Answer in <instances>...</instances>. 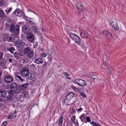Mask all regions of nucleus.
I'll list each match as a JSON object with an SVG mask.
<instances>
[{
    "label": "nucleus",
    "mask_w": 126,
    "mask_h": 126,
    "mask_svg": "<svg viewBox=\"0 0 126 126\" xmlns=\"http://www.w3.org/2000/svg\"><path fill=\"white\" fill-rule=\"evenodd\" d=\"M69 34L70 37L72 39L74 40L75 42H76L78 45L81 46H83L84 44L82 43V44L81 43V40L80 38L78 35L76 34L73 33H70L68 32H67Z\"/></svg>",
    "instance_id": "1"
},
{
    "label": "nucleus",
    "mask_w": 126,
    "mask_h": 126,
    "mask_svg": "<svg viewBox=\"0 0 126 126\" xmlns=\"http://www.w3.org/2000/svg\"><path fill=\"white\" fill-rule=\"evenodd\" d=\"M19 25H16L15 26L14 24L12 23L10 27V31L11 32H13L14 35H16L19 33Z\"/></svg>",
    "instance_id": "2"
},
{
    "label": "nucleus",
    "mask_w": 126,
    "mask_h": 126,
    "mask_svg": "<svg viewBox=\"0 0 126 126\" xmlns=\"http://www.w3.org/2000/svg\"><path fill=\"white\" fill-rule=\"evenodd\" d=\"M19 84L15 82H13L11 83L10 89L13 90L15 94H18L19 93Z\"/></svg>",
    "instance_id": "3"
},
{
    "label": "nucleus",
    "mask_w": 126,
    "mask_h": 126,
    "mask_svg": "<svg viewBox=\"0 0 126 126\" xmlns=\"http://www.w3.org/2000/svg\"><path fill=\"white\" fill-rule=\"evenodd\" d=\"M73 83L77 84L81 86H83L87 85V84L86 81L83 79H76L72 80Z\"/></svg>",
    "instance_id": "4"
},
{
    "label": "nucleus",
    "mask_w": 126,
    "mask_h": 126,
    "mask_svg": "<svg viewBox=\"0 0 126 126\" xmlns=\"http://www.w3.org/2000/svg\"><path fill=\"white\" fill-rule=\"evenodd\" d=\"M24 54H27V56L30 58H32L34 54V52L29 47H27L24 48Z\"/></svg>",
    "instance_id": "5"
},
{
    "label": "nucleus",
    "mask_w": 126,
    "mask_h": 126,
    "mask_svg": "<svg viewBox=\"0 0 126 126\" xmlns=\"http://www.w3.org/2000/svg\"><path fill=\"white\" fill-rule=\"evenodd\" d=\"M76 7L79 12V14L82 15L83 14L82 11L84 10L83 6L81 5V3L80 2H79L77 3Z\"/></svg>",
    "instance_id": "6"
},
{
    "label": "nucleus",
    "mask_w": 126,
    "mask_h": 126,
    "mask_svg": "<svg viewBox=\"0 0 126 126\" xmlns=\"http://www.w3.org/2000/svg\"><path fill=\"white\" fill-rule=\"evenodd\" d=\"M14 44L16 47L21 48L25 45V44L23 41L18 40L16 41Z\"/></svg>",
    "instance_id": "7"
},
{
    "label": "nucleus",
    "mask_w": 126,
    "mask_h": 126,
    "mask_svg": "<svg viewBox=\"0 0 126 126\" xmlns=\"http://www.w3.org/2000/svg\"><path fill=\"white\" fill-rule=\"evenodd\" d=\"M103 34L104 37H106L108 41H110L112 38V36L111 34L108 31L105 30L103 32Z\"/></svg>",
    "instance_id": "8"
},
{
    "label": "nucleus",
    "mask_w": 126,
    "mask_h": 126,
    "mask_svg": "<svg viewBox=\"0 0 126 126\" xmlns=\"http://www.w3.org/2000/svg\"><path fill=\"white\" fill-rule=\"evenodd\" d=\"M4 80L6 83H10L13 81V77L10 74L5 75Z\"/></svg>",
    "instance_id": "9"
},
{
    "label": "nucleus",
    "mask_w": 126,
    "mask_h": 126,
    "mask_svg": "<svg viewBox=\"0 0 126 126\" xmlns=\"http://www.w3.org/2000/svg\"><path fill=\"white\" fill-rule=\"evenodd\" d=\"M6 91L8 94L6 97L7 100V101H10L11 100L15 92L11 89L8 90Z\"/></svg>",
    "instance_id": "10"
},
{
    "label": "nucleus",
    "mask_w": 126,
    "mask_h": 126,
    "mask_svg": "<svg viewBox=\"0 0 126 126\" xmlns=\"http://www.w3.org/2000/svg\"><path fill=\"white\" fill-rule=\"evenodd\" d=\"M29 84L28 83H26L22 85H19V93L20 92L23 93L25 92L26 89L28 87Z\"/></svg>",
    "instance_id": "11"
},
{
    "label": "nucleus",
    "mask_w": 126,
    "mask_h": 126,
    "mask_svg": "<svg viewBox=\"0 0 126 126\" xmlns=\"http://www.w3.org/2000/svg\"><path fill=\"white\" fill-rule=\"evenodd\" d=\"M29 73V69L27 67H24L21 72V74L23 77L27 76Z\"/></svg>",
    "instance_id": "12"
},
{
    "label": "nucleus",
    "mask_w": 126,
    "mask_h": 126,
    "mask_svg": "<svg viewBox=\"0 0 126 126\" xmlns=\"http://www.w3.org/2000/svg\"><path fill=\"white\" fill-rule=\"evenodd\" d=\"M23 12L20 9L17 8L13 13L12 15L14 16H21L23 15Z\"/></svg>",
    "instance_id": "13"
},
{
    "label": "nucleus",
    "mask_w": 126,
    "mask_h": 126,
    "mask_svg": "<svg viewBox=\"0 0 126 126\" xmlns=\"http://www.w3.org/2000/svg\"><path fill=\"white\" fill-rule=\"evenodd\" d=\"M30 27L28 25H25L22 28V31L25 34H28L30 32Z\"/></svg>",
    "instance_id": "14"
},
{
    "label": "nucleus",
    "mask_w": 126,
    "mask_h": 126,
    "mask_svg": "<svg viewBox=\"0 0 126 126\" xmlns=\"http://www.w3.org/2000/svg\"><path fill=\"white\" fill-rule=\"evenodd\" d=\"M75 95V93L72 92H70V93L68 94L67 95L66 98L64 100V103L66 102L67 100V101H69L71 98H72Z\"/></svg>",
    "instance_id": "15"
},
{
    "label": "nucleus",
    "mask_w": 126,
    "mask_h": 126,
    "mask_svg": "<svg viewBox=\"0 0 126 126\" xmlns=\"http://www.w3.org/2000/svg\"><path fill=\"white\" fill-rule=\"evenodd\" d=\"M27 34V38L29 41L32 42L34 40V36L32 33L30 32Z\"/></svg>",
    "instance_id": "16"
},
{
    "label": "nucleus",
    "mask_w": 126,
    "mask_h": 126,
    "mask_svg": "<svg viewBox=\"0 0 126 126\" xmlns=\"http://www.w3.org/2000/svg\"><path fill=\"white\" fill-rule=\"evenodd\" d=\"M80 35L82 38H87L88 34L87 32L85 30H81L80 31Z\"/></svg>",
    "instance_id": "17"
},
{
    "label": "nucleus",
    "mask_w": 126,
    "mask_h": 126,
    "mask_svg": "<svg viewBox=\"0 0 126 126\" xmlns=\"http://www.w3.org/2000/svg\"><path fill=\"white\" fill-rule=\"evenodd\" d=\"M110 24L111 25L112 28L115 31H117L118 30L119 27L117 22L114 23L112 21Z\"/></svg>",
    "instance_id": "18"
},
{
    "label": "nucleus",
    "mask_w": 126,
    "mask_h": 126,
    "mask_svg": "<svg viewBox=\"0 0 126 126\" xmlns=\"http://www.w3.org/2000/svg\"><path fill=\"white\" fill-rule=\"evenodd\" d=\"M34 62L37 64H42L43 62V59L41 58H37L35 59Z\"/></svg>",
    "instance_id": "19"
},
{
    "label": "nucleus",
    "mask_w": 126,
    "mask_h": 126,
    "mask_svg": "<svg viewBox=\"0 0 126 126\" xmlns=\"http://www.w3.org/2000/svg\"><path fill=\"white\" fill-rule=\"evenodd\" d=\"M86 115L84 114H83L81 115L79 117V118L82 122H84L85 123H87L86 121Z\"/></svg>",
    "instance_id": "20"
},
{
    "label": "nucleus",
    "mask_w": 126,
    "mask_h": 126,
    "mask_svg": "<svg viewBox=\"0 0 126 126\" xmlns=\"http://www.w3.org/2000/svg\"><path fill=\"white\" fill-rule=\"evenodd\" d=\"M30 32H39L38 28L36 26L30 27Z\"/></svg>",
    "instance_id": "21"
},
{
    "label": "nucleus",
    "mask_w": 126,
    "mask_h": 126,
    "mask_svg": "<svg viewBox=\"0 0 126 126\" xmlns=\"http://www.w3.org/2000/svg\"><path fill=\"white\" fill-rule=\"evenodd\" d=\"M6 93L4 90L0 89V97H5L6 95Z\"/></svg>",
    "instance_id": "22"
},
{
    "label": "nucleus",
    "mask_w": 126,
    "mask_h": 126,
    "mask_svg": "<svg viewBox=\"0 0 126 126\" xmlns=\"http://www.w3.org/2000/svg\"><path fill=\"white\" fill-rule=\"evenodd\" d=\"M15 35L14 34H12L11 35V36L9 37H7V39L8 41L9 42H12L15 39Z\"/></svg>",
    "instance_id": "23"
},
{
    "label": "nucleus",
    "mask_w": 126,
    "mask_h": 126,
    "mask_svg": "<svg viewBox=\"0 0 126 126\" xmlns=\"http://www.w3.org/2000/svg\"><path fill=\"white\" fill-rule=\"evenodd\" d=\"M8 118L9 119H12L16 116V112L14 113L11 112L9 115Z\"/></svg>",
    "instance_id": "24"
},
{
    "label": "nucleus",
    "mask_w": 126,
    "mask_h": 126,
    "mask_svg": "<svg viewBox=\"0 0 126 126\" xmlns=\"http://www.w3.org/2000/svg\"><path fill=\"white\" fill-rule=\"evenodd\" d=\"M35 74L34 72L31 73L30 75L27 78L28 79L32 80L35 77Z\"/></svg>",
    "instance_id": "25"
},
{
    "label": "nucleus",
    "mask_w": 126,
    "mask_h": 126,
    "mask_svg": "<svg viewBox=\"0 0 126 126\" xmlns=\"http://www.w3.org/2000/svg\"><path fill=\"white\" fill-rule=\"evenodd\" d=\"M90 78L92 81H94L95 79H97V76L96 75H91L90 76Z\"/></svg>",
    "instance_id": "26"
},
{
    "label": "nucleus",
    "mask_w": 126,
    "mask_h": 126,
    "mask_svg": "<svg viewBox=\"0 0 126 126\" xmlns=\"http://www.w3.org/2000/svg\"><path fill=\"white\" fill-rule=\"evenodd\" d=\"M7 49L11 53L13 54L14 51L15 50V48L13 47H8Z\"/></svg>",
    "instance_id": "27"
},
{
    "label": "nucleus",
    "mask_w": 126,
    "mask_h": 126,
    "mask_svg": "<svg viewBox=\"0 0 126 126\" xmlns=\"http://www.w3.org/2000/svg\"><path fill=\"white\" fill-rule=\"evenodd\" d=\"M4 12L2 9H0V18L2 19L4 17Z\"/></svg>",
    "instance_id": "28"
},
{
    "label": "nucleus",
    "mask_w": 126,
    "mask_h": 126,
    "mask_svg": "<svg viewBox=\"0 0 126 126\" xmlns=\"http://www.w3.org/2000/svg\"><path fill=\"white\" fill-rule=\"evenodd\" d=\"M63 117L62 116L60 117L59 121V125L61 126L63 121Z\"/></svg>",
    "instance_id": "29"
},
{
    "label": "nucleus",
    "mask_w": 126,
    "mask_h": 126,
    "mask_svg": "<svg viewBox=\"0 0 126 126\" xmlns=\"http://www.w3.org/2000/svg\"><path fill=\"white\" fill-rule=\"evenodd\" d=\"M19 55V53L17 52H16L14 53V56L16 58L18 59Z\"/></svg>",
    "instance_id": "30"
},
{
    "label": "nucleus",
    "mask_w": 126,
    "mask_h": 126,
    "mask_svg": "<svg viewBox=\"0 0 126 126\" xmlns=\"http://www.w3.org/2000/svg\"><path fill=\"white\" fill-rule=\"evenodd\" d=\"M71 88L74 90V91L75 92H77V91L79 92V90L74 85L71 86Z\"/></svg>",
    "instance_id": "31"
},
{
    "label": "nucleus",
    "mask_w": 126,
    "mask_h": 126,
    "mask_svg": "<svg viewBox=\"0 0 126 126\" xmlns=\"http://www.w3.org/2000/svg\"><path fill=\"white\" fill-rule=\"evenodd\" d=\"M12 7L8 8L6 10H5V11L6 12L7 14H8L9 13L11 12L12 10Z\"/></svg>",
    "instance_id": "32"
},
{
    "label": "nucleus",
    "mask_w": 126,
    "mask_h": 126,
    "mask_svg": "<svg viewBox=\"0 0 126 126\" xmlns=\"http://www.w3.org/2000/svg\"><path fill=\"white\" fill-rule=\"evenodd\" d=\"M15 78L16 79H17V78H18V79H19L21 81H24V80L20 76H19L18 75H17L15 77Z\"/></svg>",
    "instance_id": "33"
},
{
    "label": "nucleus",
    "mask_w": 126,
    "mask_h": 126,
    "mask_svg": "<svg viewBox=\"0 0 126 126\" xmlns=\"http://www.w3.org/2000/svg\"><path fill=\"white\" fill-rule=\"evenodd\" d=\"M48 58L49 61L50 62H52L53 58L50 55H49Z\"/></svg>",
    "instance_id": "34"
},
{
    "label": "nucleus",
    "mask_w": 126,
    "mask_h": 126,
    "mask_svg": "<svg viewBox=\"0 0 126 126\" xmlns=\"http://www.w3.org/2000/svg\"><path fill=\"white\" fill-rule=\"evenodd\" d=\"M71 120L73 123H74L75 120V116H72L71 117Z\"/></svg>",
    "instance_id": "35"
},
{
    "label": "nucleus",
    "mask_w": 126,
    "mask_h": 126,
    "mask_svg": "<svg viewBox=\"0 0 126 126\" xmlns=\"http://www.w3.org/2000/svg\"><path fill=\"white\" fill-rule=\"evenodd\" d=\"M80 96H82L84 98H85L86 97V95L84 93L82 92L80 93Z\"/></svg>",
    "instance_id": "36"
},
{
    "label": "nucleus",
    "mask_w": 126,
    "mask_h": 126,
    "mask_svg": "<svg viewBox=\"0 0 126 126\" xmlns=\"http://www.w3.org/2000/svg\"><path fill=\"white\" fill-rule=\"evenodd\" d=\"M3 53L0 51V60H2L3 59Z\"/></svg>",
    "instance_id": "37"
},
{
    "label": "nucleus",
    "mask_w": 126,
    "mask_h": 126,
    "mask_svg": "<svg viewBox=\"0 0 126 126\" xmlns=\"http://www.w3.org/2000/svg\"><path fill=\"white\" fill-rule=\"evenodd\" d=\"M25 17H26V19H27V20L28 21V22H30L31 23V22H32L31 20V18L28 17L26 16H24Z\"/></svg>",
    "instance_id": "38"
},
{
    "label": "nucleus",
    "mask_w": 126,
    "mask_h": 126,
    "mask_svg": "<svg viewBox=\"0 0 126 126\" xmlns=\"http://www.w3.org/2000/svg\"><path fill=\"white\" fill-rule=\"evenodd\" d=\"M86 120L87 121V122H89L91 121L90 118L89 116H86Z\"/></svg>",
    "instance_id": "39"
},
{
    "label": "nucleus",
    "mask_w": 126,
    "mask_h": 126,
    "mask_svg": "<svg viewBox=\"0 0 126 126\" xmlns=\"http://www.w3.org/2000/svg\"><path fill=\"white\" fill-rule=\"evenodd\" d=\"M63 74L67 77L68 76H70V74H67V73L65 72H63Z\"/></svg>",
    "instance_id": "40"
},
{
    "label": "nucleus",
    "mask_w": 126,
    "mask_h": 126,
    "mask_svg": "<svg viewBox=\"0 0 126 126\" xmlns=\"http://www.w3.org/2000/svg\"><path fill=\"white\" fill-rule=\"evenodd\" d=\"M7 123V122L6 121H5L3 123L2 126H5L6 125Z\"/></svg>",
    "instance_id": "41"
},
{
    "label": "nucleus",
    "mask_w": 126,
    "mask_h": 126,
    "mask_svg": "<svg viewBox=\"0 0 126 126\" xmlns=\"http://www.w3.org/2000/svg\"><path fill=\"white\" fill-rule=\"evenodd\" d=\"M76 112V111H75V110L74 109H73L72 110L71 114L73 115Z\"/></svg>",
    "instance_id": "42"
},
{
    "label": "nucleus",
    "mask_w": 126,
    "mask_h": 126,
    "mask_svg": "<svg viewBox=\"0 0 126 126\" xmlns=\"http://www.w3.org/2000/svg\"><path fill=\"white\" fill-rule=\"evenodd\" d=\"M7 21L8 23H11L12 22V21L10 19H7Z\"/></svg>",
    "instance_id": "43"
},
{
    "label": "nucleus",
    "mask_w": 126,
    "mask_h": 126,
    "mask_svg": "<svg viewBox=\"0 0 126 126\" xmlns=\"http://www.w3.org/2000/svg\"><path fill=\"white\" fill-rule=\"evenodd\" d=\"M83 110V109L82 108H80L79 109H76V110H77V111L78 112H79V111H80L81 112L82 111V110Z\"/></svg>",
    "instance_id": "44"
},
{
    "label": "nucleus",
    "mask_w": 126,
    "mask_h": 126,
    "mask_svg": "<svg viewBox=\"0 0 126 126\" xmlns=\"http://www.w3.org/2000/svg\"><path fill=\"white\" fill-rule=\"evenodd\" d=\"M3 1L2 0H0V6H2L3 4Z\"/></svg>",
    "instance_id": "45"
},
{
    "label": "nucleus",
    "mask_w": 126,
    "mask_h": 126,
    "mask_svg": "<svg viewBox=\"0 0 126 126\" xmlns=\"http://www.w3.org/2000/svg\"><path fill=\"white\" fill-rule=\"evenodd\" d=\"M47 55V54L45 53H43L42 55V57H46Z\"/></svg>",
    "instance_id": "46"
},
{
    "label": "nucleus",
    "mask_w": 126,
    "mask_h": 126,
    "mask_svg": "<svg viewBox=\"0 0 126 126\" xmlns=\"http://www.w3.org/2000/svg\"><path fill=\"white\" fill-rule=\"evenodd\" d=\"M37 55L36 54H35V56L32 58V60H34L36 58H37Z\"/></svg>",
    "instance_id": "47"
},
{
    "label": "nucleus",
    "mask_w": 126,
    "mask_h": 126,
    "mask_svg": "<svg viewBox=\"0 0 126 126\" xmlns=\"http://www.w3.org/2000/svg\"><path fill=\"white\" fill-rule=\"evenodd\" d=\"M46 29L45 28H43L42 29V31L43 32H45L46 31Z\"/></svg>",
    "instance_id": "48"
},
{
    "label": "nucleus",
    "mask_w": 126,
    "mask_h": 126,
    "mask_svg": "<svg viewBox=\"0 0 126 126\" xmlns=\"http://www.w3.org/2000/svg\"><path fill=\"white\" fill-rule=\"evenodd\" d=\"M47 63L45 62V64H43V65H42V66H43V67H44L45 66H46L47 64Z\"/></svg>",
    "instance_id": "49"
},
{
    "label": "nucleus",
    "mask_w": 126,
    "mask_h": 126,
    "mask_svg": "<svg viewBox=\"0 0 126 126\" xmlns=\"http://www.w3.org/2000/svg\"><path fill=\"white\" fill-rule=\"evenodd\" d=\"M27 11L29 12H33L35 14V13L34 12H33L32 11L31 9H28L27 10Z\"/></svg>",
    "instance_id": "50"
},
{
    "label": "nucleus",
    "mask_w": 126,
    "mask_h": 126,
    "mask_svg": "<svg viewBox=\"0 0 126 126\" xmlns=\"http://www.w3.org/2000/svg\"><path fill=\"white\" fill-rule=\"evenodd\" d=\"M95 126H101L100 124H97L96 123H95L94 125Z\"/></svg>",
    "instance_id": "51"
},
{
    "label": "nucleus",
    "mask_w": 126,
    "mask_h": 126,
    "mask_svg": "<svg viewBox=\"0 0 126 126\" xmlns=\"http://www.w3.org/2000/svg\"><path fill=\"white\" fill-rule=\"evenodd\" d=\"M30 24L31 25H32V24L33 25H36V24L35 23H34V22H31V23H30Z\"/></svg>",
    "instance_id": "52"
},
{
    "label": "nucleus",
    "mask_w": 126,
    "mask_h": 126,
    "mask_svg": "<svg viewBox=\"0 0 126 126\" xmlns=\"http://www.w3.org/2000/svg\"><path fill=\"white\" fill-rule=\"evenodd\" d=\"M9 62L10 63H11L12 62V60L11 59H8Z\"/></svg>",
    "instance_id": "53"
},
{
    "label": "nucleus",
    "mask_w": 126,
    "mask_h": 126,
    "mask_svg": "<svg viewBox=\"0 0 126 126\" xmlns=\"http://www.w3.org/2000/svg\"><path fill=\"white\" fill-rule=\"evenodd\" d=\"M108 71L109 72V73H110L111 72V70L110 69H109V68H108Z\"/></svg>",
    "instance_id": "54"
},
{
    "label": "nucleus",
    "mask_w": 126,
    "mask_h": 126,
    "mask_svg": "<svg viewBox=\"0 0 126 126\" xmlns=\"http://www.w3.org/2000/svg\"><path fill=\"white\" fill-rule=\"evenodd\" d=\"M104 65L105 66H107V63L106 62H104Z\"/></svg>",
    "instance_id": "55"
},
{
    "label": "nucleus",
    "mask_w": 126,
    "mask_h": 126,
    "mask_svg": "<svg viewBox=\"0 0 126 126\" xmlns=\"http://www.w3.org/2000/svg\"><path fill=\"white\" fill-rule=\"evenodd\" d=\"M96 123L94 122H92L91 123V124H94V125H95V124Z\"/></svg>",
    "instance_id": "56"
},
{
    "label": "nucleus",
    "mask_w": 126,
    "mask_h": 126,
    "mask_svg": "<svg viewBox=\"0 0 126 126\" xmlns=\"http://www.w3.org/2000/svg\"><path fill=\"white\" fill-rule=\"evenodd\" d=\"M67 78L69 80H70V79H71V78L70 77H67Z\"/></svg>",
    "instance_id": "57"
},
{
    "label": "nucleus",
    "mask_w": 126,
    "mask_h": 126,
    "mask_svg": "<svg viewBox=\"0 0 126 126\" xmlns=\"http://www.w3.org/2000/svg\"><path fill=\"white\" fill-rule=\"evenodd\" d=\"M2 103H0V108L2 107Z\"/></svg>",
    "instance_id": "58"
},
{
    "label": "nucleus",
    "mask_w": 126,
    "mask_h": 126,
    "mask_svg": "<svg viewBox=\"0 0 126 126\" xmlns=\"http://www.w3.org/2000/svg\"><path fill=\"white\" fill-rule=\"evenodd\" d=\"M2 74V73L0 71V78H1Z\"/></svg>",
    "instance_id": "59"
},
{
    "label": "nucleus",
    "mask_w": 126,
    "mask_h": 126,
    "mask_svg": "<svg viewBox=\"0 0 126 126\" xmlns=\"http://www.w3.org/2000/svg\"><path fill=\"white\" fill-rule=\"evenodd\" d=\"M2 101V99H1V98H0V102H1Z\"/></svg>",
    "instance_id": "60"
},
{
    "label": "nucleus",
    "mask_w": 126,
    "mask_h": 126,
    "mask_svg": "<svg viewBox=\"0 0 126 126\" xmlns=\"http://www.w3.org/2000/svg\"><path fill=\"white\" fill-rule=\"evenodd\" d=\"M32 65L33 66V67H35V66L34 64H32Z\"/></svg>",
    "instance_id": "61"
},
{
    "label": "nucleus",
    "mask_w": 126,
    "mask_h": 126,
    "mask_svg": "<svg viewBox=\"0 0 126 126\" xmlns=\"http://www.w3.org/2000/svg\"><path fill=\"white\" fill-rule=\"evenodd\" d=\"M1 79H0V84L1 83Z\"/></svg>",
    "instance_id": "62"
},
{
    "label": "nucleus",
    "mask_w": 126,
    "mask_h": 126,
    "mask_svg": "<svg viewBox=\"0 0 126 126\" xmlns=\"http://www.w3.org/2000/svg\"><path fill=\"white\" fill-rule=\"evenodd\" d=\"M2 62H1L0 63V64H2Z\"/></svg>",
    "instance_id": "63"
},
{
    "label": "nucleus",
    "mask_w": 126,
    "mask_h": 126,
    "mask_svg": "<svg viewBox=\"0 0 126 126\" xmlns=\"http://www.w3.org/2000/svg\"><path fill=\"white\" fill-rule=\"evenodd\" d=\"M22 126H23V125Z\"/></svg>",
    "instance_id": "64"
}]
</instances>
